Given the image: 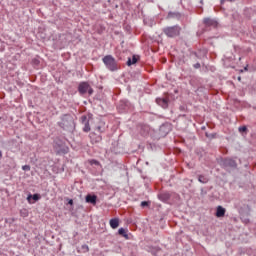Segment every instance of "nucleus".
I'll return each instance as SVG.
<instances>
[{
  "instance_id": "f257e3e1",
  "label": "nucleus",
  "mask_w": 256,
  "mask_h": 256,
  "mask_svg": "<svg viewBox=\"0 0 256 256\" xmlns=\"http://www.w3.org/2000/svg\"><path fill=\"white\" fill-rule=\"evenodd\" d=\"M102 61L109 71H117V69H119L117 61L111 55L105 56Z\"/></svg>"
},
{
  "instance_id": "f03ea898",
  "label": "nucleus",
  "mask_w": 256,
  "mask_h": 256,
  "mask_svg": "<svg viewBox=\"0 0 256 256\" xmlns=\"http://www.w3.org/2000/svg\"><path fill=\"white\" fill-rule=\"evenodd\" d=\"M78 91L80 95H93V88L87 82L80 83L78 86Z\"/></svg>"
},
{
  "instance_id": "7ed1b4c3",
  "label": "nucleus",
  "mask_w": 256,
  "mask_h": 256,
  "mask_svg": "<svg viewBox=\"0 0 256 256\" xmlns=\"http://www.w3.org/2000/svg\"><path fill=\"white\" fill-rule=\"evenodd\" d=\"M164 33L165 35H167V37H177L181 33V27L173 26V27L165 28Z\"/></svg>"
},
{
  "instance_id": "20e7f679",
  "label": "nucleus",
  "mask_w": 256,
  "mask_h": 256,
  "mask_svg": "<svg viewBox=\"0 0 256 256\" xmlns=\"http://www.w3.org/2000/svg\"><path fill=\"white\" fill-rule=\"evenodd\" d=\"M61 125H63V127H69V125H73V117L69 115L63 116Z\"/></svg>"
},
{
  "instance_id": "39448f33",
  "label": "nucleus",
  "mask_w": 256,
  "mask_h": 256,
  "mask_svg": "<svg viewBox=\"0 0 256 256\" xmlns=\"http://www.w3.org/2000/svg\"><path fill=\"white\" fill-rule=\"evenodd\" d=\"M156 103L160 105V107H163V109H167L169 105V100H167L166 98H158L156 99Z\"/></svg>"
},
{
  "instance_id": "423d86ee",
  "label": "nucleus",
  "mask_w": 256,
  "mask_h": 256,
  "mask_svg": "<svg viewBox=\"0 0 256 256\" xmlns=\"http://www.w3.org/2000/svg\"><path fill=\"white\" fill-rule=\"evenodd\" d=\"M204 24L206 25V27H217V21L211 18H205Z\"/></svg>"
},
{
  "instance_id": "0eeeda50",
  "label": "nucleus",
  "mask_w": 256,
  "mask_h": 256,
  "mask_svg": "<svg viewBox=\"0 0 256 256\" xmlns=\"http://www.w3.org/2000/svg\"><path fill=\"white\" fill-rule=\"evenodd\" d=\"M82 121L84 123L83 131H85V133H89V131H91V127L89 126V121H87V117L82 116Z\"/></svg>"
},
{
  "instance_id": "6e6552de",
  "label": "nucleus",
  "mask_w": 256,
  "mask_h": 256,
  "mask_svg": "<svg viewBox=\"0 0 256 256\" xmlns=\"http://www.w3.org/2000/svg\"><path fill=\"white\" fill-rule=\"evenodd\" d=\"M86 203H91L92 205H96L97 197L95 195H87L86 196Z\"/></svg>"
},
{
  "instance_id": "1a4fd4ad",
  "label": "nucleus",
  "mask_w": 256,
  "mask_h": 256,
  "mask_svg": "<svg viewBox=\"0 0 256 256\" xmlns=\"http://www.w3.org/2000/svg\"><path fill=\"white\" fill-rule=\"evenodd\" d=\"M225 208L218 206L216 210V217H225Z\"/></svg>"
},
{
  "instance_id": "9d476101",
  "label": "nucleus",
  "mask_w": 256,
  "mask_h": 256,
  "mask_svg": "<svg viewBox=\"0 0 256 256\" xmlns=\"http://www.w3.org/2000/svg\"><path fill=\"white\" fill-rule=\"evenodd\" d=\"M110 227L112 229H117L119 227V218H113L110 220Z\"/></svg>"
},
{
  "instance_id": "9b49d317",
  "label": "nucleus",
  "mask_w": 256,
  "mask_h": 256,
  "mask_svg": "<svg viewBox=\"0 0 256 256\" xmlns=\"http://www.w3.org/2000/svg\"><path fill=\"white\" fill-rule=\"evenodd\" d=\"M90 139H91V141H93V143H99V141H101V136L97 135L95 133H91Z\"/></svg>"
},
{
  "instance_id": "f8f14e48",
  "label": "nucleus",
  "mask_w": 256,
  "mask_h": 256,
  "mask_svg": "<svg viewBox=\"0 0 256 256\" xmlns=\"http://www.w3.org/2000/svg\"><path fill=\"white\" fill-rule=\"evenodd\" d=\"M118 234L124 237V239H129V234H127V229L125 228H120Z\"/></svg>"
},
{
  "instance_id": "ddd939ff",
  "label": "nucleus",
  "mask_w": 256,
  "mask_h": 256,
  "mask_svg": "<svg viewBox=\"0 0 256 256\" xmlns=\"http://www.w3.org/2000/svg\"><path fill=\"white\" fill-rule=\"evenodd\" d=\"M135 63H137V56H133L132 59L129 58L128 61H127V65L129 67H131V65H135Z\"/></svg>"
},
{
  "instance_id": "4468645a",
  "label": "nucleus",
  "mask_w": 256,
  "mask_h": 256,
  "mask_svg": "<svg viewBox=\"0 0 256 256\" xmlns=\"http://www.w3.org/2000/svg\"><path fill=\"white\" fill-rule=\"evenodd\" d=\"M198 180H199L200 183H209V178H207V177H205L203 175H200L198 177Z\"/></svg>"
},
{
  "instance_id": "2eb2a0df",
  "label": "nucleus",
  "mask_w": 256,
  "mask_h": 256,
  "mask_svg": "<svg viewBox=\"0 0 256 256\" xmlns=\"http://www.w3.org/2000/svg\"><path fill=\"white\" fill-rule=\"evenodd\" d=\"M21 217H29V212L26 209L20 211Z\"/></svg>"
},
{
  "instance_id": "dca6fc26",
  "label": "nucleus",
  "mask_w": 256,
  "mask_h": 256,
  "mask_svg": "<svg viewBox=\"0 0 256 256\" xmlns=\"http://www.w3.org/2000/svg\"><path fill=\"white\" fill-rule=\"evenodd\" d=\"M32 199H33L34 201H39V200L41 199V196H39V194H34V195L32 196Z\"/></svg>"
},
{
  "instance_id": "f3484780",
  "label": "nucleus",
  "mask_w": 256,
  "mask_h": 256,
  "mask_svg": "<svg viewBox=\"0 0 256 256\" xmlns=\"http://www.w3.org/2000/svg\"><path fill=\"white\" fill-rule=\"evenodd\" d=\"M239 132L240 133H246L247 132V127L246 126H242L239 128Z\"/></svg>"
},
{
  "instance_id": "a211bd4d",
  "label": "nucleus",
  "mask_w": 256,
  "mask_h": 256,
  "mask_svg": "<svg viewBox=\"0 0 256 256\" xmlns=\"http://www.w3.org/2000/svg\"><path fill=\"white\" fill-rule=\"evenodd\" d=\"M22 169H23V171H31V166L24 165V166H22Z\"/></svg>"
},
{
  "instance_id": "6ab92c4d",
  "label": "nucleus",
  "mask_w": 256,
  "mask_h": 256,
  "mask_svg": "<svg viewBox=\"0 0 256 256\" xmlns=\"http://www.w3.org/2000/svg\"><path fill=\"white\" fill-rule=\"evenodd\" d=\"M82 251H83L84 253L89 252V246L83 245V246H82Z\"/></svg>"
},
{
  "instance_id": "aec40b11",
  "label": "nucleus",
  "mask_w": 256,
  "mask_h": 256,
  "mask_svg": "<svg viewBox=\"0 0 256 256\" xmlns=\"http://www.w3.org/2000/svg\"><path fill=\"white\" fill-rule=\"evenodd\" d=\"M89 163L90 165H99V161L97 160H90Z\"/></svg>"
},
{
  "instance_id": "412c9836",
  "label": "nucleus",
  "mask_w": 256,
  "mask_h": 256,
  "mask_svg": "<svg viewBox=\"0 0 256 256\" xmlns=\"http://www.w3.org/2000/svg\"><path fill=\"white\" fill-rule=\"evenodd\" d=\"M147 205H149V202H147V201H143V202L141 203V206H142V207H147Z\"/></svg>"
},
{
  "instance_id": "4be33fe9",
  "label": "nucleus",
  "mask_w": 256,
  "mask_h": 256,
  "mask_svg": "<svg viewBox=\"0 0 256 256\" xmlns=\"http://www.w3.org/2000/svg\"><path fill=\"white\" fill-rule=\"evenodd\" d=\"M96 130L98 131V133H103V130H101V126H98Z\"/></svg>"
},
{
  "instance_id": "5701e85b",
  "label": "nucleus",
  "mask_w": 256,
  "mask_h": 256,
  "mask_svg": "<svg viewBox=\"0 0 256 256\" xmlns=\"http://www.w3.org/2000/svg\"><path fill=\"white\" fill-rule=\"evenodd\" d=\"M231 166H232V167H235V166H236V165H235V162L232 161V162H231Z\"/></svg>"
},
{
  "instance_id": "b1692460",
  "label": "nucleus",
  "mask_w": 256,
  "mask_h": 256,
  "mask_svg": "<svg viewBox=\"0 0 256 256\" xmlns=\"http://www.w3.org/2000/svg\"><path fill=\"white\" fill-rule=\"evenodd\" d=\"M69 205H73V200H69Z\"/></svg>"
},
{
  "instance_id": "393cba45",
  "label": "nucleus",
  "mask_w": 256,
  "mask_h": 256,
  "mask_svg": "<svg viewBox=\"0 0 256 256\" xmlns=\"http://www.w3.org/2000/svg\"><path fill=\"white\" fill-rule=\"evenodd\" d=\"M31 197H32L31 195H30V196H28V198H27V199H28V201H30V200H31Z\"/></svg>"
},
{
  "instance_id": "a878e982",
  "label": "nucleus",
  "mask_w": 256,
  "mask_h": 256,
  "mask_svg": "<svg viewBox=\"0 0 256 256\" xmlns=\"http://www.w3.org/2000/svg\"><path fill=\"white\" fill-rule=\"evenodd\" d=\"M0 157H3V153H1V151H0Z\"/></svg>"
},
{
  "instance_id": "bb28decb",
  "label": "nucleus",
  "mask_w": 256,
  "mask_h": 256,
  "mask_svg": "<svg viewBox=\"0 0 256 256\" xmlns=\"http://www.w3.org/2000/svg\"><path fill=\"white\" fill-rule=\"evenodd\" d=\"M238 81H241V77H238Z\"/></svg>"
},
{
  "instance_id": "cd10ccee",
  "label": "nucleus",
  "mask_w": 256,
  "mask_h": 256,
  "mask_svg": "<svg viewBox=\"0 0 256 256\" xmlns=\"http://www.w3.org/2000/svg\"><path fill=\"white\" fill-rule=\"evenodd\" d=\"M229 1H233V0H229Z\"/></svg>"
}]
</instances>
